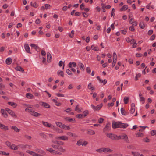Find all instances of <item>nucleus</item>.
<instances>
[{
	"label": "nucleus",
	"instance_id": "79ce46f5",
	"mask_svg": "<svg viewBox=\"0 0 156 156\" xmlns=\"http://www.w3.org/2000/svg\"><path fill=\"white\" fill-rule=\"evenodd\" d=\"M0 154H2L5 155H9V153H6L4 151H0Z\"/></svg>",
	"mask_w": 156,
	"mask_h": 156
},
{
	"label": "nucleus",
	"instance_id": "cd10ccee",
	"mask_svg": "<svg viewBox=\"0 0 156 156\" xmlns=\"http://www.w3.org/2000/svg\"><path fill=\"white\" fill-rule=\"evenodd\" d=\"M60 140H68V137L66 136H61Z\"/></svg>",
	"mask_w": 156,
	"mask_h": 156
},
{
	"label": "nucleus",
	"instance_id": "3c124183",
	"mask_svg": "<svg viewBox=\"0 0 156 156\" xmlns=\"http://www.w3.org/2000/svg\"><path fill=\"white\" fill-rule=\"evenodd\" d=\"M86 71L88 74L90 73L91 72V69L90 67H88L86 68Z\"/></svg>",
	"mask_w": 156,
	"mask_h": 156
},
{
	"label": "nucleus",
	"instance_id": "7ed1b4c3",
	"mask_svg": "<svg viewBox=\"0 0 156 156\" xmlns=\"http://www.w3.org/2000/svg\"><path fill=\"white\" fill-rule=\"evenodd\" d=\"M5 109L6 111H7L9 115H11L13 117L16 118L17 116L13 111L11 110L8 108H5Z\"/></svg>",
	"mask_w": 156,
	"mask_h": 156
},
{
	"label": "nucleus",
	"instance_id": "052dcab7",
	"mask_svg": "<svg viewBox=\"0 0 156 156\" xmlns=\"http://www.w3.org/2000/svg\"><path fill=\"white\" fill-rule=\"evenodd\" d=\"M66 72L69 75H71L72 74L71 71L69 69L66 70Z\"/></svg>",
	"mask_w": 156,
	"mask_h": 156
},
{
	"label": "nucleus",
	"instance_id": "e2e57ef3",
	"mask_svg": "<svg viewBox=\"0 0 156 156\" xmlns=\"http://www.w3.org/2000/svg\"><path fill=\"white\" fill-rule=\"evenodd\" d=\"M143 140L144 142H150L149 139L147 137H146V138L144 139H143Z\"/></svg>",
	"mask_w": 156,
	"mask_h": 156
},
{
	"label": "nucleus",
	"instance_id": "2f4dec72",
	"mask_svg": "<svg viewBox=\"0 0 156 156\" xmlns=\"http://www.w3.org/2000/svg\"><path fill=\"white\" fill-rule=\"evenodd\" d=\"M89 114V111L88 110H85L83 112V114H82L83 117H85Z\"/></svg>",
	"mask_w": 156,
	"mask_h": 156
},
{
	"label": "nucleus",
	"instance_id": "4be33fe9",
	"mask_svg": "<svg viewBox=\"0 0 156 156\" xmlns=\"http://www.w3.org/2000/svg\"><path fill=\"white\" fill-rule=\"evenodd\" d=\"M15 69L17 71L22 72L23 73L24 72V70L20 66H18L15 68Z\"/></svg>",
	"mask_w": 156,
	"mask_h": 156
},
{
	"label": "nucleus",
	"instance_id": "ddd939ff",
	"mask_svg": "<svg viewBox=\"0 0 156 156\" xmlns=\"http://www.w3.org/2000/svg\"><path fill=\"white\" fill-rule=\"evenodd\" d=\"M52 59V56L49 52L47 53V62H51Z\"/></svg>",
	"mask_w": 156,
	"mask_h": 156
},
{
	"label": "nucleus",
	"instance_id": "a878e982",
	"mask_svg": "<svg viewBox=\"0 0 156 156\" xmlns=\"http://www.w3.org/2000/svg\"><path fill=\"white\" fill-rule=\"evenodd\" d=\"M10 148L11 149L13 150H17L18 149V145L17 146H16L14 144H12L11 145V146L10 147Z\"/></svg>",
	"mask_w": 156,
	"mask_h": 156
},
{
	"label": "nucleus",
	"instance_id": "09e8293b",
	"mask_svg": "<svg viewBox=\"0 0 156 156\" xmlns=\"http://www.w3.org/2000/svg\"><path fill=\"white\" fill-rule=\"evenodd\" d=\"M30 46L33 48H34L37 50V49L38 48V47H37L35 44H30Z\"/></svg>",
	"mask_w": 156,
	"mask_h": 156
},
{
	"label": "nucleus",
	"instance_id": "8fccbe9b",
	"mask_svg": "<svg viewBox=\"0 0 156 156\" xmlns=\"http://www.w3.org/2000/svg\"><path fill=\"white\" fill-rule=\"evenodd\" d=\"M27 145H18V148L20 147L22 148H25L26 147V146Z\"/></svg>",
	"mask_w": 156,
	"mask_h": 156
},
{
	"label": "nucleus",
	"instance_id": "a19ab883",
	"mask_svg": "<svg viewBox=\"0 0 156 156\" xmlns=\"http://www.w3.org/2000/svg\"><path fill=\"white\" fill-rule=\"evenodd\" d=\"M52 101L53 102H55L56 103L55 105L57 106H59L61 105L60 103L58 102L56 100L54 99H53Z\"/></svg>",
	"mask_w": 156,
	"mask_h": 156
},
{
	"label": "nucleus",
	"instance_id": "f704fd0d",
	"mask_svg": "<svg viewBox=\"0 0 156 156\" xmlns=\"http://www.w3.org/2000/svg\"><path fill=\"white\" fill-rule=\"evenodd\" d=\"M57 74L58 75H60L62 77H63L64 76V73L62 71H58L57 72Z\"/></svg>",
	"mask_w": 156,
	"mask_h": 156
},
{
	"label": "nucleus",
	"instance_id": "6e6d98bb",
	"mask_svg": "<svg viewBox=\"0 0 156 156\" xmlns=\"http://www.w3.org/2000/svg\"><path fill=\"white\" fill-rule=\"evenodd\" d=\"M115 11V9L114 8H113L112 9V11H111V16H114L115 15L114 13Z\"/></svg>",
	"mask_w": 156,
	"mask_h": 156
},
{
	"label": "nucleus",
	"instance_id": "6e6552de",
	"mask_svg": "<svg viewBox=\"0 0 156 156\" xmlns=\"http://www.w3.org/2000/svg\"><path fill=\"white\" fill-rule=\"evenodd\" d=\"M40 104L42 106H44L46 108H50V105L46 102H40Z\"/></svg>",
	"mask_w": 156,
	"mask_h": 156
},
{
	"label": "nucleus",
	"instance_id": "39448f33",
	"mask_svg": "<svg viewBox=\"0 0 156 156\" xmlns=\"http://www.w3.org/2000/svg\"><path fill=\"white\" fill-rule=\"evenodd\" d=\"M106 134L107 136L111 139L114 140L115 139V136H116V135L109 133H106Z\"/></svg>",
	"mask_w": 156,
	"mask_h": 156
},
{
	"label": "nucleus",
	"instance_id": "37998d69",
	"mask_svg": "<svg viewBox=\"0 0 156 156\" xmlns=\"http://www.w3.org/2000/svg\"><path fill=\"white\" fill-rule=\"evenodd\" d=\"M1 129H4L5 130H8L9 129L8 126L4 125H2V127H1Z\"/></svg>",
	"mask_w": 156,
	"mask_h": 156
},
{
	"label": "nucleus",
	"instance_id": "bf43d9fd",
	"mask_svg": "<svg viewBox=\"0 0 156 156\" xmlns=\"http://www.w3.org/2000/svg\"><path fill=\"white\" fill-rule=\"evenodd\" d=\"M85 5L83 3H82L80 5V9L81 10H83L84 9V7Z\"/></svg>",
	"mask_w": 156,
	"mask_h": 156
},
{
	"label": "nucleus",
	"instance_id": "20e7f679",
	"mask_svg": "<svg viewBox=\"0 0 156 156\" xmlns=\"http://www.w3.org/2000/svg\"><path fill=\"white\" fill-rule=\"evenodd\" d=\"M120 122H115L114 121L112 123V126L113 129H116L120 127Z\"/></svg>",
	"mask_w": 156,
	"mask_h": 156
},
{
	"label": "nucleus",
	"instance_id": "b1692460",
	"mask_svg": "<svg viewBox=\"0 0 156 156\" xmlns=\"http://www.w3.org/2000/svg\"><path fill=\"white\" fill-rule=\"evenodd\" d=\"M78 65L79 66V67L81 70L83 71H84L85 69V67L83 64L81 62H79Z\"/></svg>",
	"mask_w": 156,
	"mask_h": 156
},
{
	"label": "nucleus",
	"instance_id": "72a5a7b5",
	"mask_svg": "<svg viewBox=\"0 0 156 156\" xmlns=\"http://www.w3.org/2000/svg\"><path fill=\"white\" fill-rule=\"evenodd\" d=\"M62 129H64L65 130H69L70 129V127L68 126H66L65 124H63Z\"/></svg>",
	"mask_w": 156,
	"mask_h": 156
},
{
	"label": "nucleus",
	"instance_id": "774afa93",
	"mask_svg": "<svg viewBox=\"0 0 156 156\" xmlns=\"http://www.w3.org/2000/svg\"><path fill=\"white\" fill-rule=\"evenodd\" d=\"M56 130L57 131L58 133H63V131L62 129H58V128L56 129Z\"/></svg>",
	"mask_w": 156,
	"mask_h": 156
},
{
	"label": "nucleus",
	"instance_id": "338daca9",
	"mask_svg": "<svg viewBox=\"0 0 156 156\" xmlns=\"http://www.w3.org/2000/svg\"><path fill=\"white\" fill-rule=\"evenodd\" d=\"M5 144L9 147L10 148V147L11 146V143L10 142H9V141H6L5 142Z\"/></svg>",
	"mask_w": 156,
	"mask_h": 156
},
{
	"label": "nucleus",
	"instance_id": "a211bd4d",
	"mask_svg": "<svg viewBox=\"0 0 156 156\" xmlns=\"http://www.w3.org/2000/svg\"><path fill=\"white\" fill-rule=\"evenodd\" d=\"M121 112L122 114L123 115H126L128 114V113L125 111V110L123 108H121Z\"/></svg>",
	"mask_w": 156,
	"mask_h": 156
},
{
	"label": "nucleus",
	"instance_id": "4d7b16f0",
	"mask_svg": "<svg viewBox=\"0 0 156 156\" xmlns=\"http://www.w3.org/2000/svg\"><path fill=\"white\" fill-rule=\"evenodd\" d=\"M108 125H109V124H107L105 126L104 129V131H106L108 129H109V126H108Z\"/></svg>",
	"mask_w": 156,
	"mask_h": 156
},
{
	"label": "nucleus",
	"instance_id": "412c9836",
	"mask_svg": "<svg viewBox=\"0 0 156 156\" xmlns=\"http://www.w3.org/2000/svg\"><path fill=\"white\" fill-rule=\"evenodd\" d=\"M88 88L89 89H91L92 91H93L95 90V88L94 87L92 86L91 83H90L88 85Z\"/></svg>",
	"mask_w": 156,
	"mask_h": 156
},
{
	"label": "nucleus",
	"instance_id": "0eeeda50",
	"mask_svg": "<svg viewBox=\"0 0 156 156\" xmlns=\"http://www.w3.org/2000/svg\"><path fill=\"white\" fill-rule=\"evenodd\" d=\"M121 139L124 140L127 143H129V141L128 140V137L127 135L124 134L121 135Z\"/></svg>",
	"mask_w": 156,
	"mask_h": 156
},
{
	"label": "nucleus",
	"instance_id": "7c9ffc66",
	"mask_svg": "<svg viewBox=\"0 0 156 156\" xmlns=\"http://www.w3.org/2000/svg\"><path fill=\"white\" fill-rule=\"evenodd\" d=\"M57 126L61 128H62L63 127V124L61 122H55Z\"/></svg>",
	"mask_w": 156,
	"mask_h": 156
},
{
	"label": "nucleus",
	"instance_id": "0e129e2a",
	"mask_svg": "<svg viewBox=\"0 0 156 156\" xmlns=\"http://www.w3.org/2000/svg\"><path fill=\"white\" fill-rule=\"evenodd\" d=\"M45 9H48L50 7V5L48 4H45Z\"/></svg>",
	"mask_w": 156,
	"mask_h": 156
},
{
	"label": "nucleus",
	"instance_id": "f3484780",
	"mask_svg": "<svg viewBox=\"0 0 156 156\" xmlns=\"http://www.w3.org/2000/svg\"><path fill=\"white\" fill-rule=\"evenodd\" d=\"M87 133L88 134L93 135L95 134L94 131L91 129H87Z\"/></svg>",
	"mask_w": 156,
	"mask_h": 156
},
{
	"label": "nucleus",
	"instance_id": "1a4fd4ad",
	"mask_svg": "<svg viewBox=\"0 0 156 156\" xmlns=\"http://www.w3.org/2000/svg\"><path fill=\"white\" fill-rule=\"evenodd\" d=\"M64 119L66 121H69L70 122L74 123L75 122V120L74 119L71 118L69 117H65Z\"/></svg>",
	"mask_w": 156,
	"mask_h": 156
},
{
	"label": "nucleus",
	"instance_id": "f257e3e1",
	"mask_svg": "<svg viewBox=\"0 0 156 156\" xmlns=\"http://www.w3.org/2000/svg\"><path fill=\"white\" fill-rule=\"evenodd\" d=\"M53 143L51 145V147L55 149L58 150L60 152L64 153L66 151V150L63 148L62 147L60 146V145H63L64 143L60 141H57L56 140L52 141Z\"/></svg>",
	"mask_w": 156,
	"mask_h": 156
},
{
	"label": "nucleus",
	"instance_id": "5701e85b",
	"mask_svg": "<svg viewBox=\"0 0 156 156\" xmlns=\"http://www.w3.org/2000/svg\"><path fill=\"white\" fill-rule=\"evenodd\" d=\"M42 124L44 125L45 126H47L48 127H50L51 126V124H49L47 122H45L44 121H42Z\"/></svg>",
	"mask_w": 156,
	"mask_h": 156
},
{
	"label": "nucleus",
	"instance_id": "de8ad7c7",
	"mask_svg": "<svg viewBox=\"0 0 156 156\" xmlns=\"http://www.w3.org/2000/svg\"><path fill=\"white\" fill-rule=\"evenodd\" d=\"M40 135L42 136L43 138L45 139H46L47 136L44 133H40L39 134Z\"/></svg>",
	"mask_w": 156,
	"mask_h": 156
},
{
	"label": "nucleus",
	"instance_id": "13d9d810",
	"mask_svg": "<svg viewBox=\"0 0 156 156\" xmlns=\"http://www.w3.org/2000/svg\"><path fill=\"white\" fill-rule=\"evenodd\" d=\"M140 101L143 102L142 103L143 104H144V103L145 98L144 97H140Z\"/></svg>",
	"mask_w": 156,
	"mask_h": 156
},
{
	"label": "nucleus",
	"instance_id": "5fc2aeb1",
	"mask_svg": "<svg viewBox=\"0 0 156 156\" xmlns=\"http://www.w3.org/2000/svg\"><path fill=\"white\" fill-rule=\"evenodd\" d=\"M135 108H131L129 111L131 114H133V113L135 111Z\"/></svg>",
	"mask_w": 156,
	"mask_h": 156
},
{
	"label": "nucleus",
	"instance_id": "aec40b11",
	"mask_svg": "<svg viewBox=\"0 0 156 156\" xmlns=\"http://www.w3.org/2000/svg\"><path fill=\"white\" fill-rule=\"evenodd\" d=\"M82 109V108H79V105H77L75 108V111H77L78 112H80Z\"/></svg>",
	"mask_w": 156,
	"mask_h": 156
},
{
	"label": "nucleus",
	"instance_id": "c03bdc74",
	"mask_svg": "<svg viewBox=\"0 0 156 156\" xmlns=\"http://www.w3.org/2000/svg\"><path fill=\"white\" fill-rule=\"evenodd\" d=\"M117 55L116 53L115 52H114L113 54V60H117Z\"/></svg>",
	"mask_w": 156,
	"mask_h": 156
},
{
	"label": "nucleus",
	"instance_id": "f8f14e48",
	"mask_svg": "<svg viewBox=\"0 0 156 156\" xmlns=\"http://www.w3.org/2000/svg\"><path fill=\"white\" fill-rule=\"evenodd\" d=\"M6 110L3 109H2L1 110V112L3 116L5 117H7L8 116V114L6 112Z\"/></svg>",
	"mask_w": 156,
	"mask_h": 156
},
{
	"label": "nucleus",
	"instance_id": "9b49d317",
	"mask_svg": "<svg viewBox=\"0 0 156 156\" xmlns=\"http://www.w3.org/2000/svg\"><path fill=\"white\" fill-rule=\"evenodd\" d=\"M24 47L26 51L28 53L31 54V52L30 51V48L28 44H25Z\"/></svg>",
	"mask_w": 156,
	"mask_h": 156
},
{
	"label": "nucleus",
	"instance_id": "680f3d73",
	"mask_svg": "<svg viewBox=\"0 0 156 156\" xmlns=\"http://www.w3.org/2000/svg\"><path fill=\"white\" fill-rule=\"evenodd\" d=\"M53 153L55 154H59V155H61L62 154V153H60L58 151H55V150H54Z\"/></svg>",
	"mask_w": 156,
	"mask_h": 156
},
{
	"label": "nucleus",
	"instance_id": "69168bd1",
	"mask_svg": "<svg viewBox=\"0 0 156 156\" xmlns=\"http://www.w3.org/2000/svg\"><path fill=\"white\" fill-rule=\"evenodd\" d=\"M114 105V103L113 102H111V103H109L108 104V107H109L110 106H112Z\"/></svg>",
	"mask_w": 156,
	"mask_h": 156
},
{
	"label": "nucleus",
	"instance_id": "2eb2a0df",
	"mask_svg": "<svg viewBox=\"0 0 156 156\" xmlns=\"http://www.w3.org/2000/svg\"><path fill=\"white\" fill-rule=\"evenodd\" d=\"M30 113L32 115L35 117L39 116L41 115V114L40 113L35 111H31Z\"/></svg>",
	"mask_w": 156,
	"mask_h": 156
},
{
	"label": "nucleus",
	"instance_id": "f03ea898",
	"mask_svg": "<svg viewBox=\"0 0 156 156\" xmlns=\"http://www.w3.org/2000/svg\"><path fill=\"white\" fill-rule=\"evenodd\" d=\"M103 105V104L101 103L100 105H97L96 106H95L93 104H91V106L92 108L94 110V111H98L101 109V108L102 107Z\"/></svg>",
	"mask_w": 156,
	"mask_h": 156
},
{
	"label": "nucleus",
	"instance_id": "603ef678",
	"mask_svg": "<svg viewBox=\"0 0 156 156\" xmlns=\"http://www.w3.org/2000/svg\"><path fill=\"white\" fill-rule=\"evenodd\" d=\"M104 119L102 118H101L98 119V122L100 123H102L104 121Z\"/></svg>",
	"mask_w": 156,
	"mask_h": 156
},
{
	"label": "nucleus",
	"instance_id": "c9c22d12",
	"mask_svg": "<svg viewBox=\"0 0 156 156\" xmlns=\"http://www.w3.org/2000/svg\"><path fill=\"white\" fill-rule=\"evenodd\" d=\"M67 134L68 135L70 136H71L76 137V135L75 134H73L70 132L67 133Z\"/></svg>",
	"mask_w": 156,
	"mask_h": 156
},
{
	"label": "nucleus",
	"instance_id": "bb28decb",
	"mask_svg": "<svg viewBox=\"0 0 156 156\" xmlns=\"http://www.w3.org/2000/svg\"><path fill=\"white\" fill-rule=\"evenodd\" d=\"M11 129L17 132H19L20 130V129L18 128L15 126H12Z\"/></svg>",
	"mask_w": 156,
	"mask_h": 156
},
{
	"label": "nucleus",
	"instance_id": "393cba45",
	"mask_svg": "<svg viewBox=\"0 0 156 156\" xmlns=\"http://www.w3.org/2000/svg\"><path fill=\"white\" fill-rule=\"evenodd\" d=\"M132 154L134 156H144L142 154L140 155V153L136 152H132Z\"/></svg>",
	"mask_w": 156,
	"mask_h": 156
},
{
	"label": "nucleus",
	"instance_id": "473e14b6",
	"mask_svg": "<svg viewBox=\"0 0 156 156\" xmlns=\"http://www.w3.org/2000/svg\"><path fill=\"white\" fill-rule=\"evenodd\" d=\"M139 26L141 28L144 29L145 27V25L144 22H141L140 23Z\"/></svg>",
	"mask_w": 156,
	"mask_h": 156
},
{
	"label": "nucleus",
	"instance_id": "6ab92c4d",
	"mask_svg": "<svg viewBox=\"0 0 156 156\" xmlns=\"http://www.w3.org/2000/svg\"><path fill=\"white\" fill-rule=\"evenodd\" d=\"M5 62L7 64H10L12 62V60L11 58L9 57L7 58Z\"/></svg>",
	"mask_w": 156,
	"mask_h": 156
},
{
	"label": "nucleus",
	"instance_id": "864d4df0",
	"mask_svg": "<svg viewBox=\"0 0 156 156\" xmlns=\"http://www.w3.org/2000/svg\"><path fill=\"white\" fill-rule=\"evenodd\" d=\"M129 29L131 31H134L135 30V28L133 26L130 27Z\"/></svg>",
	"mask_w": 156,
	"mask_h": 156
},
{
	"label": "nucleus",
	"instance_id": "9d476101",
	"mask_svg": "<svg viewBox=\"0 0 156 156\" xmlns=\"http://www.w3.org/2000/svg\"><path fill=\"white\" fill-rule=\"evenodd\" d=\"M129 126V125L127 123H122L120 122V128H125Z\"/></svg>",
	"mask_w": 156,
	"mask_h": 156
},
{
	"label": "nucleus",
	"instance_id": "49530a36",
	"mask_svg": "<svg viewBox=\"0 0 156 156\" xmlns=\"http://www.w3.org/2000/svg\"><path fill=\"white\" fill-rule=\"evenodd\" d=\"M96 151L99 153H101V152H103V147L100 148V149H97L96 150Z\"/></svg>",
	"mask_w": 156,
	"mask_h": 156
},
{
	"label": "nucleus",
	"instance_id": "423d86ee",
	"mask_svg": "<svg viewBox=\"0 0 156 156\" xmlns=\"http://www.w3.org/2000/svg\"><path fill=\"white\" fill-rule=\"evenodd\" d=\"M26 152L27 153L33 156H43L42 155L36 153L30 150H27Z\"/></svg>",
	"mask_w": 156,
	"mask_h": 156
},
{
	"label": "nucleus",
	"instance_id": "e433bc0d",
	"mask_svg": "<svg viewBox=\"0 0 156 156\" xmlns=\"http://www.w3.org/2000/svg\"><path fill=\"white\" fill-rule=\"evenodd\" d=\"M83 143V141L81 140H78L76 144L78 146H80L81 145H82Z\"/></svg>",
	"mask_w": 156,
	"mask_h": 156
},
{
	"label": "nucleus",
	"instance_id": "c85d7f7f",
	"mask_svg": "<svg viewBox=\"0 0 156 156\" xmlns=\"http://www.w3.org/2000/svg\"><path fill=\"white\" fill-rule=\"evenodd\" d=\"M26 97L28 98H32L34 97L33 95L30 93H27L26 95Z\"/></svg>",
	"mask_w": 156,
	"mask_h": 156
},
{
	"label": "nucleus",
	"instance_id": "a18cd8bd",
	"mask_svg": "<svg viewBox=\"0 0 156 156\" xmlns=\"http://www.w3.org/2000/svg\"><path fill=\"white\" fill-rule=\"evenodd\" d=\"M151 134L152 136H154L156 135V130H153L151 131Z\"/></svg>",
	"mask_w": 156,
	"mask_h": 156
},
{
	"label": "nucleus",
	"instance_id": "ea45409f",
	"mask_svg": "<svg viewBox=\"0 0 156 156\" xmlns=\"http://www.w3.org/2000/svg\"><path fill=\"white\" fill-rule=\"evenodd\" d=\"M82 114H78L76 115V117L79 119H82L84 117H83Z\"/></svg>",
	"mask_w": 156,
	"mask_h": 156
},
{
	"label": "nucleus",
	"instance_id": "dca6fc26",
	"mask_svg": "<svg viewBox=\"0 0 156 156\" xmlns=\"http://www.w3.org/2000/svg\"><path fill=\"white\" fill-rule=\"evenodd\" d=\"M112 151V150L109 148L103 147V152H111Z\"/></svg>",
	"mask_w": 156,
	"mask_h": 156
},
{
	"label": "nucleus",
	"instance_id": "58836bf2",
	"mask_svg": "<svg viewBox=\"0 0 156 156\" xmlns=\"http://www.w3.org/2000/svg\"><path fill=\"white\" fill-rule=\"evenodd\" d=\"M136 136L138 137H142L144 136V134L140 132H138L136 133Z\"/></svg>",
	"mask_w": 156,
	"mask_h": 156
},
{
	"label": "nucleus",
	"instance_id": "4c0bfd02",
	"mask_svg": "<svg viewBox=\"0 0 156 156\" xmlns=\"http://www.w3.org/2000/svg\"><path fill=\"white\" fill-rule=\"evenodd\" d=\"M129 99V98L128 97H125L124 98L123 100L125 104H127Z\"/></svg>",
	"mask_w": 156,
	"mask_h": 156
},
{
	"label": "nucleus",
	"instance_id": "4468645a",
	"mask_svg": "<svg viewBox=\"0 0 156 156\" xmlns=\"http://www.w3.org/2000/svg\"><path fill=\"white\" fill-rule=\"evenodd\" d=\"M8 104L14 108H16L17 105L16 103L13 102H9Z\"/></svg>",
	"mask_w": 156,
	"mask_h": 156
},
{
	"label": "nucleus",
	"instance_id": "c756f323",
	"mask_svg": "<svg viewBox=\"0 0 156 156\" xmlns=\"http://www.w3.org/2000/svg\"><path fill=\"white\" fill-rule=\"evenodd\" d=\"M128 9V6L127 5H124L121 8L120 10L121 11H123L124 10H126Z\"/></svg>",
	"mask_w": 156,
	"mask_h": 156
}]
</instances>
